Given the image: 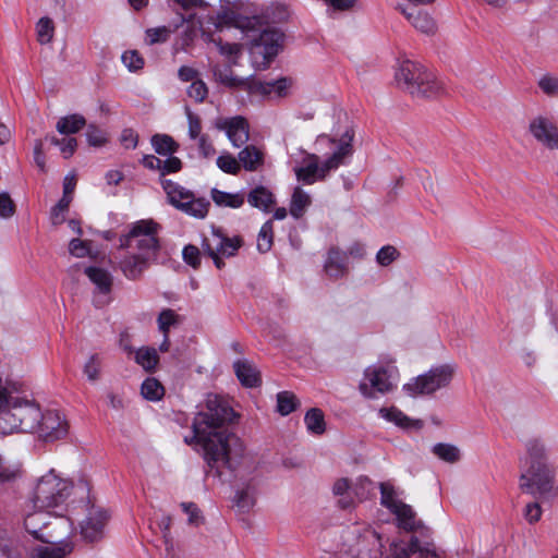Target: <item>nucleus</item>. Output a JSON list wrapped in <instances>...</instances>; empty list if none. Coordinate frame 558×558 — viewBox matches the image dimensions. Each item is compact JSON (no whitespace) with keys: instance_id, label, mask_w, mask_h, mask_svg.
<instances>
[{"instance_id":"40","label":"nucleus","mask_w":558,"mask_h":558,"mask_svg":"<svg viewBox=\"0 0 558 558\" xmlns=\"http://www.w3.org/2000/svg\"><path fill=\"white\" fill-rule=\"evenodd\" d=\"M141 392L145 399L157 401L163 396L165 389L156 378H147L142 384Z\"/></svg>"},{"instance_id":"3","label":"nucleus","mask_w":558,"mask_h":558,"mask_svg":"<svg viewBox=\"0 0 558 558\" xmlns=\"http://www.w3.org/2000/svg\"><path fill=\"white\" fill-rule=\"evenodd\" d=\"M526 452L520 458L519 477L520 488L523 493L542 499H551L558 495L555 485V471L548 464L545 444L533 438L525 444Z\"/></svg>"},{"instance_id":"29","label":"nucleus","mask_w":558,"mask_h":558,"mask_svg":"<svg viewBox=\"0 0 558 558\" xmlns=\"http://www.w3.org/2000/svg\"><path fill=\"white\" fill-rule=\"evenodd\" d=\"M210 196L214 203L219 207L240 208L244 204V195L241 193H228L213 189Z\"/></svg>"},{"instance_id":"33","label":"nucleus","mask_w":558,"mask_h":558,"mask_svg":"<svg viewBox=\"0 0 558 558\" xmlns=\"http://www.w3.org/2000/svg\"><path fill=\"white\" fill-rule=\"evenodd\" d=\"M432 452L447 463H456L461 459L460 449L451 444L438 442L433 447Z\"/></svg>"},{"instance_id":"30","label":"nucleus","mask_w":558,"mask_h":558,"mask_svg":"<svg viewBox=\"0 0 558 558\" xmlns=\"http://www.w3.org/2000/svg\"><path fill=\"white\" fill-rule=\"evenodd\" d=\"M311 203V196L302 187H294L290 204L291 216L295 219L301 218Z\"/></svg>"},{"instance_id":"59","label":"nucleus","mask_w":558,"mask_h":558,"mask_svg":"<svg viewBox=\"0 0 558 558\" xmlns=\"http://www.w3.org/2000/svg\"><path fill=\"white\" fill-rule=\"evenodd\" d=\"M86 138L88 144L95 147H99L106 142L105 133L94 124L88 125Z\"/></svg>"},{"instance_id":"49","label":"nucleus","mask_w":558,"mask_h":558,"mask_svg":"<svg viewBox=\"0 0 558 558\" xmlns=\"http://www.w3.org/2000/svg\"><path fill=\"white\" fill-rule=\"evenodd\" d=\"M538 87L547 96H558V77L550 74H545L538 80Z\"/></svg>"},{"instance_id":"7","label":"nucleus","mask_w":558,"mask_h":558,"mask_svg":"<svg viewBox=\"0 0 558 558\" xmlns=\"http://www.w3.org/2000/svg\"><path fill=\"white\" fill-rule=\"evenodd\" d=\"M161 227L153 219L138 220L131 225L130 231L119 239L120 248H131L155 259L160 250L159 231Z\"/></svg>"},{"instance_id":"25","label":"nucleus","mask_w":558,"mask_h":558,"mask_svg":"<svg viewBox=\"0 0 558 558\" xmlns=\"http://www.w3.org/2000/svg\"><path fill=\"white\" fill-rule=\"evenodd\" d=\"M85 275L96 286L98 294L108 295L112 288V276L109 271L99 267L85 268Z\"/></svg>"},{"instance_id":"11","label":"nucleus","mask_w":558,"mask_h":558,"mask_svg":"<svg viewBox=\"0 0 558 558\" xmlns=\"http://www.w3.org/2000/svg\"><path fill=\"white\" fill-rule=\"evenodd\" d=\"M444 550H439L433 542H423L412 536L409 542H393L390 545L389 558H445Z\"/></svg>"},{"instance_id":"2","label":"nucleus","mask_w":558,"mask_h":558,"mask_svg":"<svg viewBox=\"0 0 558 558\" xmlns=\"http://www.w3.org/2000/svg\"><path fill=\"white\" fill-rule=\"evenodd\" d=\"M89 490L90 485L87 478L81 477L75 483L73 480L59 476L51 470L38 478L29 501L36 513L73 522L70 498L74 496L83 501L88 498Z\"/></svg>"},{"instance_id":"64","label":"nucleus","mask_w":558,"mask_h":558,"mask_svg":"<svg viewBox=\"0 0 558 558\" xmlns=\"http://www.w3.org/2000/svg\"><path fill=\"white\" fill-rule=\"evenodd\" d=\"M523 514L529 523L537 522L542 517V508L537 502H530L525 506Z\"/></svg>"},{"instance_id":"22","label":"nucleus","mask_w":558,"mask_h":558,"mask_svg":"<svg viewBox=\"0 0 558 558\" xmlns=\"http://www.w3.org/2000/svg\"><path fill=\"white\" fill-rule=\"evenodd\" d=\"M238 158L240 166L246 171L254 172L260 169L264 165V151L255 145H246L239 151Z\"/></svg>"},{"instance_id":"44","label":"nucleus","mask_w":558,"mask_h":558,"mask_svg":"<svg viewBox=\"0 0 558 558\" xmlns=\"http://www.w3.org/2000/svg\"><path fill=\"white\" fill-rule=\"evenodd\" d=\"M272 245V221H266L259 231L257 239V248L262 253H266L271 248Z\"/></svg>"},{"instance_id":"54","label":"nucleus","mask_w":558,"mask_h":558,"mask_svg":"<svg viewBox=\"0 0 558 558\" xmlns=\"http://www.w3.org/2000/svg\"><path fill=\"white\" fill-rule=\"evenodd\" d=\"M189 97L197 102H203L208 95V88L202 80H196L187 88Z\"/></svg>"},{"instance_id":"6","label":"nucleus","mask_w":558,"mask_h":558,"mask_svg":"<svg viewBox=\"0 0 558 558\" xmlns=\"http://www.w3.org/2000/svg\"><path fill=\"white\" fill-rule=\"evenodd\" d=\"M397 84L416 99H429L441 95L444 84L423 64L403 60L396 72Z\"/></svg>"},{"instance_id":"26","label":"nucleus","mask_w":558,"mask_h":558,"mask_svg":"<svg viewBox=\"0 0 558 558\" xmlns=\"http://www.w3.org/2000/svg\"><path fill=\"white\" fill-rule=\"evenodd\" d=\"M247 202L251 206L268 213L270 207L275 204V197L268 189L260 185L248 193Z\"/></svg>"},{"instance_id":"37","label":"nucleus","mask_w":558,"mask_h":558,"mask_svg":"<svg viewBox=\"0 0 558 558\" xmlns=\"http://www.w3.org/2000/svg\"><path fill=\"white\" fill-rule=\"evenodd\" d=\"M71 533L78 534L85 543L98 542L104 536L102 525H75Z\"/></svg>"},{"instance_id":"55","label":"nucleus","mask_w":558,"mask_h":558,"mask_svg":"<svg viewBox=\"0 0 558 558\" xmlns=\"http://www.w3.org/2000/svg\"><path fill=\"white\" fill-rule=\"evenodd\" d=\"M398 255L399 253L395 246L386 245L377 252L376 260L381 266H388L398 257Z\"/></svg>"},{"instance_id":"43","label":"nucleus","mask_w":558,"mask_h":558,"mask_svg":"<svg viewBox=\"0 0 558 558\" xmlns=\"http://www.w3.org/2000/svg\"><path fill=\"white\" fill-rule=\"evenodd\" d=\"M217 167L228 174H238L241 170L239 158L230 153H223L217 158Z\"/></svg>"},{"instance_id":"46","label":"nucleus","mask_w":558,"mask_h":558,"mask_svg":"<svg viewBox=\"0 0 558 558\" xmlns=\"http://www.w3.org/2000/svg\"><path fill=\"white\" fill-rule=\"evenodd\" d=\"M179 316L171 308H166L161 311L158 316V328L163 335L169 333V329L171 326L178 324Z\"/></svg>"},{"instance_id":"12","label":"nucleus","mask_w":558,"mask_h":558,"mask_svg":"<svg viewBox=\"0 0 558 558\" xmlns=\"http://www.w3.org/2000/svg\"><path fill=\"white\" fill-rule=\"evenodd\" d=\"M380 504L392 513L399 523H409L414 521L415 511L412 506L403 502L402 492L397 489L391 483L383 482L379 484Z\"/></svg>"},{"instance_id":"27","label":"nucleus","mask_w":558,"mask_h":558,"mask_svg":"<svg viewBox=\"0 0 558 558\" xmlns=\"http://www.w3.org/2000/svg\"><path fill=\"white\" fill-rule=\"evenodd\" d=\"M161 185L167 194L169 204L174 208H177L180 203L184 202L193 194V192L190 190L168 179H161Z\"/></svg>"},{"instance_id":"63","label":"nucleus","mask_w":558,"mask_h":558,"mask_svg":"<svg viewBox=\"0 0 558 558\" xmlns=\"http://www.w3.org/2000/svg\"><path fill=\"white\" fill-rule=\"evenodd\" d=\"M107 401L108 405L116 411H122L128 405L124 396L122 393H117L113 391L107 392Z\"/></svg>"},{"instance_id":"15","label":"nucleus","mask_w":558,"mask_h":558,"mask_svg":"<svg viewBox=\"0 0 558 558\" xmlns=\"http://www.w3.org/2000/svg\"><path fill=\"white\" fill-rule=\"evenodd\" d=\"M214 125L217 130L226 133L227 137L235 148L246 144L250 138L248 122L241 116L218 118L215 120Z\"/></svg>"},{"instance_id":"36","label":"nucleus","mask_w":558,"mask_h":558,"mask_svg":"<svg viewBox=\"0 0 558 558\" xmlns=\"http://www.w3.org/2000/svg\"><path fill=\"white\" fill-rule=\"evenodd\" d=\"M308 432L322 435L326 430L324 413L320 409L313 408L307 411L304 417Z\"/></svg>"},{"instance_id":"9","label":"nucleus","mask_w":558,"mask_h":558,"mask_svg":"<svg viewBox=\"0 0 558 558\" xmlns=\"http://www.w3.org/2000/svg\"><path fill=\"white\" fill-rule=\"evenodd\" d=\"M454 373L456 365L453 364L438 365L405 384L403 389L409 396L432 395L448 387Z\"/></svg>"},{"instance_id":"20","label":"nucleus","mask_w":558,"mask_h":558,"mask_svg":"<svg viewBox=\"0 0 558 558\" xmlns=\"http://www.w3.org/2000/svg\"><path fill=\"white\" fill-rule=\"evenodd\" d=\"M256 487L252 482L238 487L232 500V508L235 512L247 513L255 505Z\"/></svg>"},{"instance_id":"31","label":"nucleus","mask_w":558,"mask_h":558,"mask_svg":"<svg viewBox=\"0 0 558 558\" xmlns=\"http://www.w3.org/2000/svg\"><path fill=\"white\" fill-rule=\"evenodd\" d=\"M85 125V118L81 114L74 113L60 118L57 122L56 129L60 134L69 135L77 133Z\"/></svg>"},{"instance_id":"5","label":"nucleus","mask_w":558,"mask_h":558,"mask_svg":"<svg viewBox=\"0 0 558 558\" xmlns=\"http://www.w3.org/2000/svg\"><path fill=\"white\" fill-rule=\"evenodd\" d=\"M40 417L38 404L12 396L9 389H0V434L34 433Z\"/></svg>"},{"instance_id":"19","label":"nucleus","mask_w":558,"mask_h":558,"mask_svg":"<svg viewBox=\"0 0 558 558\" xmlns=\"http://www.w3.org/2000/svg\"><path fill=\"white\" fill-rule=\"evenodd\" d=\"M324 269L330 278L338 279L343 277L348 271L347 253L338 247L330 248L325 260Z\"/></svg>"},{"instance_id":"28","label":"nucleus","mask_w":558,"mask_h":558,"mask_svg":"<svg viewBox=\"0 0 558 558\" xmlns=\"http://www.w3.org/2000/svg\"><path fill=\"white\" fill-rule=\"evenodd\" d=\"M209 205V201L196 198L194 194H192L187 199L180 203L177 209L195 218H204L208 213Z\"/></svg>"},{"instance_id":"39","label":"nucleus","mask_w":558,"mask_h":558,"mask_svg":"<svg viewBox=\"0 0 558 558\" xmlns=\"http://www.w3.org/2000/svg\"><path fill=\"white\" fill-rule=\"evenodd\" d=\"M299 404V399L290 391H281L277 395V411L281 415H289Z\"/></svg>"},{"instance_id":"56","label":"nucleus","mask_w":558,"mask_h":558,"mask_svg":"<svg viewBox=\"0 0 558 558\" xmlns=\"http://www.w3.org/2000/svg\"><path fill=\"white\" fill-rule=\"evenodd\" d=\"M170 29L166 26L148 28L146 31V37L150 45L166 41L170 36Z\"/></svg>"},{"instance_id":"35","label":"nucleus","mask_w":558,"mask_h":558,"mask_svg":"<svg viewBox=\"0 0 558 558\" xmlns=\"http://www.w3.org/2000/svg\"><path fill=\"white\" fill-rule=\"evenodd\" d=\"M151 145L155 151L161 156H169L178 150L179 145L166 134H156L151 137Z\"/></svg>"},{"instance_id":"13","label":"nucleus","mask_w":558,"mask_h":558,"mask_svg":"<svg viewBox=\"0 0 558 558\" xmlns=\"http://www.w3.org/2000/svg\"><path fill=\"white\" fill-rule=\"evenodd\" d=\"M283 34L274 27L263 29L252 39V54L263 58V66L266 69L270 61L279 53L282 47Z\"/></svg>"},{"instance_id":"18","label":"nucleus","mask_w":558,"mask_h":558,"mask_svg":"<svg viewBox=\"0 0 558 558\" xmlns=\"http://www.w3.org/2000/svg\"><path fill=\"white\" fill-rule=\"evenodd\" d=\"M150 260L140 253L125 254L119 259V268L128 279L135 280L142 276Z\"/></svg>"},{"instance_id":"62","label":"nucleus","mask_w":558,"mask_h":558,"mask_svg":"<svg viewBox=\"0 0 558 558\" xmlns=\"http://www.w3.org/2000/svg\"><path fill=\"white\" fill-rule=\"evenodd\" d=\"M15 206L8 193H0V216L9 218L14 214Z\"/></svg>"},{"instance_id":"45","label":"nucleus","mask_w":558,"mask_h":558,"mask_svg":"<svg viewBox=\"0 0 558 558\" xmlns=\"http://www.w3.org/2000/svg\"><path fill=\"white\" fill-rule=\"evenodd\" d=\"M0 551L4 558H23L22 553L14 547V542L8 538L2 525H0Z\"/></svg>"},{"instance_id":"48","label":"nucleus","mask_w":558,"mask_h":558,"mask_svg":"<svg viewBox=\"0 0 558 558\" xmlns=\"http://www.w3.org/2000/svg\"><path fill=\"white\" fill-rule=\"evenodd\" d=\"M373 489L374 483L365 476L359 477L353 486V493L359 500L366 499Z\"/></svg>"},{"instance_id":"61","label":"nucleus","mask_w":558,"mask_h":558,"mask_svg":"<svg viewBox=\"0 0 558 558\" xmlns=\"http://www.w3.org/2000/svg\"><path fill=\"white\" fill-rule=\"evenodd\" d=\"M182 162L178 157L170 156L166 160H161L160 177H165L168 173L180 171Z\"/></svg>"},{"instance_id":"14","label":"nucleus","mask_w":558,"mask_h":558,"mask_svg":"<svg viewBox=\"0 0 558 558\" xmlns=\"http://www.w3.org/2000/svg\"><path fill=\"white\" fill-rule=\"evenodd\" d=\"M69 423L57 410L41 412V417L36 428L38 436L46 442H53L68 435Z\"/></svg>"},{"instance_id":"23","label":"nucleus","mask_w":558,"mask_h":558,"mask_svg":"<svg viewBox=\"0 0 558 558\" xmlns=\"http://www.w3.org/2000/svg\"><path fill=\"white\" fill-rule=\"evenodd\" d=\"M74 549V542L62 541L52 546H38L31 558H66Z\"/></svg>"},{"instance_id":"50","label":"nucleus","mask_w":558,"mask_h":558,"mask_svg":"<svg viewBox=\"0 0 558 558\" xmlns=\"http://www.w3.org/2000/svg\"><path fill=\"white\" fill-rule=\"evenodd\" d=\"M121 59L123 64L132 72L138 71L144 66V59L136 50L125 51Z\"/></svg>"},{"instance_id":"32","label":"nucleus","mask_w":558,"mask_h":558,"mask_svg":"<svg viewBox=\"0 0 558 558\" xmlns=\"http://www.w3.org/2000/svg\"><path fill=\"white\" fill-rule=\"evenodd\" d=\"M213 74L217 82L229 88H239L245 85L243 78L236 77L231 71V65L222 69L219 65L213 66Z\"/></svg>"},{"instance_id":"10","label":"nucleus","mask_w":558,"mask_h":558,"mask_svg":"<svg viewBox=\"0 0 558 558\" xmlns=\"http://www.w3.org/2000/svg\"><path fill=\"white\" fill-rule=\"evenodd\" d=\"M242 244L241 236L229 238L220 230H214L211 238L204 239L202 246L204 252L214 260L215 266L221 269L225 266L222 257L234 256Z\"/></svg>"},{"instance_id":"52","label":"nucleus","mask_w":558,"mask_h":558,"mask_svg":"<svg viewBox=\"0 0 558 558\" xmlns=\"http://www.w3.org/2000/svg\"><path fill=\"white\" fill-rule=\"evenodd\" d=\"M218 19H219V24H225L228 26H235L239 28H245L251 24V22H245V23L242 22L240 20V16L234 11H231V10H223L222 12L219 13Z\"/></svg>"},{"instance_id":"1","label":"nucleus","mask_w":558,"mask_h":558,"mask_svg":"<svg viewBox=\"0 0 558 558\" xmlns=\"http://www.w3.org/2000/svg\"><path fill=\"white\" fill-rule=\"evenodd\" d=\"M234 417L233 409L222 397L209 393L205 408L193 420L191 440L185 438L187 444L194 440L202 447L209 472L215 476H221L225 469L235 470L243 457L242 441L227 428Z\"/></svg>"},{"instance_id":"4","label":"nucleus","mask_w":558,"mask_h":558,"mask_svg":"<svg viewBox=\"0 0 558 558\" xmlns=\"http://www.w3.org/2000/svg\"><path fill=\"white\" fill-rule=\"evenodd\" d=\"M353 132L347 130L339 140L328 135H319L316 144L327 145L333 148L330 157L324 162H319V157L315 154L306 153L302 166L294 168V173L299 182L303 184H314L316 181H324L330 171L338 169L345 163V159L353 153L352 141Z\"/></svg>"},{"instance_id":"24","label":"nucleus","mask_w":558,"mask_h":558,"mask_svg":"<svg viewBox=\"0 0 558 558\" xmlns=\"http://www.w3.org/2000/svg\"><path fill=\"white\" fill-rule=\"evenodd\" d=\"M379 414L385 420L395 423L397 426L405 429H420L423 426L422 421L411 420L404 413H402L399 409L391 408H381L379 410Z\"/></svg>"},{"instance_id":"42","label":"nucleus","mask_w":558,"mask_h":558,"mask_svg":"<svg viewBox=\"0 0 558 558\" xmlns=\"http://www.w3.org/2000/svg\"><path fill=\"white\" fill-rule=\"evenodd\" d=\"M136 362L146 371H151L158 363V354L154 348H142L136 352Z\"/></svg>"},{"instance_id":"41","label":"nucleus","mask_w":558,"mask_h":558,"mask_svg":"<svg viewBox=\"0 0 558 558\" xmlns=\"http://www.w3.org/2000/svg\"><path fill=\"white\" fill-rule=\"evenodd\" d=\"M37 39L41 45L51 43L54 35V24L50 17H41L36 25Z\"/></svg>"},{"instance_id":"60","label":"nucleus","mask_w":558,"mask_h":558,"mask_svg":"<svg viewBox=\"0 0 558 558\" xmlns=\"http://www.w3.org/2000/svg\"><path fill=\"white\" fill-rule=\"evenodd\" d=\"M183 259L193 268H197L201 264V252L197 246L189 244L183 248Z\"/></svg>"},{"instance_id":"8","label":"nucleus","mask_w":558,"mask_h":558,"mask_svg":"<svg viewBox=\"0 0 558 558\" xmlns=\"http://www.w3.org/2000/svg\"><path fill=\"white\" fill-rule=\"evenodd\" d=\"M398 379L399 372L395 365H371L364 371L359 390L365 398L377 399L392 391L397 387Z\"/></svg>"},{"instance_id":"58","label":"nucleus","mask_w":558,"mask_h":558,"mask_svg":"<svg viewBox=\"0 0 558 558\" xmlns=\"http://www.w3.org/2000/svg\"><path fill=\"white\" fill-rule=\"evenodd\" d=\"M69 252L71 255L77 258H83L90 252L88 242L82 241L80 239H72L69 243Z\"/></svg>"},{"instance_id":"53","label":"nucleus","mask_w":558,"mask_h":558,"mask_svg":"<svg viewBox=\"0 0 558 558\" xmlns=\"http://www.w3.org/2000/svg\"><path fill=\"white\" fill-rule=\"evenodd\" d=\"M185 113L189 122V136L192 140H198L202 136V122L197 114L191 111L189 107H185Z\"/></svg>"},{"instance_id":"57","label":"nucleus","mask_w":558,"mask_h":558,"mask_svg":"<svg viewBox=\"0 0 558 558\" xmlns=\"http://www.w3.org/2000/svg\"><path fill=\"white\" fill-rule=\"evenodd\" d=\"M344 534H345V539L342 544V547L340 548V551L339 553L326 551V553H324V555H322L320 558H352L353 554H352L351 544H350L351 532L345 531Z\"/></svg>"},{"instance_id":"47","label":"nucleus","mask_w":558,"mask_h":558,"mask_svg":"<svg viewBox=\"0 0 558 558\" xmlns=\"http://www.w3.org/2000/svg\"><path fill=\"white\" fill-rule=\"evenodd\" d=\"M112 519V512L101 506L92 505L88 510L87 523H105Z\"/></svg>"},{"instance_id":"16","label":"nucleus","mask_w":558,"mask_h":558,"mask_svg":"<svg viewBox=\"0 0 558 558\" xmlns=\"http://www.w3.org/2000/svg\"><path fill=\"white\" fill-rule=\"evenodd\" d=\"M529 130L533 137L549 149L558 145V126L549 119L537 117L530 123Z\"/></svg>"},{"instance_id":"38","label":"nucleus","mask_w":558,"mask_h":558,"mask_svg":"<svg viewBox=\"0 0 558 558\" xmlns=\"http://www.w3.org/2000/svg\"><path fill=\"white\" fill-rule=\"evenodd\" d=\"M292 81L287 77H281L277 81L266 82L260 85L263 94L275 95L279 98L287 96L289 88L291 87Z\"/></svg>"},{"instance_id":"21","label":"nucleus","mask_w":558,"mask_h":558,"mask_svg":"<svg viewBox=\"0 0 558 558\" xmlns=\"http://www.w3.org/2000/svg\"><path fill=\"white\" fill-rule=\"evenodd\" d=\"M233 368L239 381L244 387L254 388L260 385V374L252 362L238 360L233 363Z\"/></svg>"},{"instance_id":"17","label":"nucleus","mask_w":558,"mask_h":558,"mask_svg":"<svg viewBox=\"0 0 558 558\" xmlns=\"http://www.w3.org/2000/svg\"><path fill=\"white\" fill-rule=\"evenodd\" d=\"M398 9L418 32L426 35H433L436 33L437 24L429 13L402 5H399Z\"/></svg>"},{"instance_id":"51","label":"nucleus","mask_w":558,"mask_h":558,"mask_svg":"<svg viewBox=\"0 0 558 558\" xmlns=\"http://www.w3.org/2000/svg\"><path fill=\"white\" fill-rule=\"evenodd\" d=\"M101 361L97 354L89 356L84 365V374L89 381H96L99 378Z\"/></svg>"},{"instance_id":"34","label":"nucleus","mask_w":558,"mask_h":558,"mask_svg":"<svg viewBox=\"0 0 558 558\" xmlns=\"http://www.w3.org/2000/svg\"><path fill=\"white\" fill-rule=\"evenodd\" d=\"M21 475V465L0 454V484L12 483Z\"/></svg>"}]
</instances>
